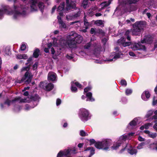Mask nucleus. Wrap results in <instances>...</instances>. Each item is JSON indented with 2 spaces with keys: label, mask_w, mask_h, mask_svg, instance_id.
<instances>
[{
  "label": "nucleus",
  "mask_w": 157,
  "mask_h": 157,
  "mask_svg": "<svg viewBox=\"0 0 157 157\" xmlns=\"http://www.w3.org/2000/svg\"><path fill=\"white\" fill-rule=\"evenodd\" d=\"M77 149L75 147H73L72 149L69 148V155L71 153H73V154H75L77 153Z\"/></svg>",
  "instance_id": "nucleus-35"
},
{
  "label": "nucleus",
  "mask_w": 157,
  "mask_h": 157,
  "mask_svg": "<svg viewBox=\"0 0 157 157\" xmlns=\"http://www.w3.org/2000/svg\"><path fill=\"white\" fill-rule=\"evenodd\" d=\"M120 53H121V52H120L115 53L113 58L115 59L119 58L121 56V54H120Z\"/></svg>",
  "instance_id": "nucleus-47"
},
{
  "label": "nucleus",
  "mask_w": 157,
  "mask_h": 157,
  "mask_svg": "<svg viewBox=\"0 0 157 157\" xmlns=\"http://www.w3.org/2000/svg\"><path fill=\"white\" fill-rule=\"evenodd\" d=\"M79 115L83 121H86L88 119L89 115V111L84 108H81L79 110Z\"/></svg>",
  "instance_id": "nucleus-9"
},
{
  "label": "nucleus",
  "mask_w": 157,
  "mask_h": 157,
  "mask_svg": "<svg viewBox=\"0 0 157 157\" xmlns=\"http://www.w3.org/2000/svg\"><path fill=\"white\" fill-rule=\"evenodd\" d=\"M153 113V111L151 110H149L147 112L146 115L145 116V117L147 118H148L150 116H151Z\"/></svg>",
  "instance_id": "nucleus-40"
},
{
  "label": "nucleus",
  "mask_w": 157,
  "mask_h": 157,
  "mask_svg": "<svg viewBox=\"0 0 157 157\" xmlns=\"http://www.w3.org/2000/svg\"><path fill=\"white\" fill-rule=\"evenodd\" d=\"M129 55L132 56H136L134 53L132 52H129Z\"/></svg>",
  "instance_id": "nucleus-64"
},
{
  "label": "nucleus",
  "mask_w": 157,
  "mask_h": 157,
  "mask_svg": "<svg viewBox=\"0 0 157 157\" xmlns=\"http://www.w3.org/2000/svg\"><path fill=\"white\" fill-rule=\"evenodd\" d=\"M10 47L8 46L4 47H3V49L2 50V52L8 55L10 53Z\"/></svg>",
  "instance_id": "nucleus-26"
},
{
  "label": "nucleus",
  "mask_w": 157,
  "mask_h": 157,
  "mask_svg": "<svg viewBox=\"0 0 157 157\" xmlns=\"http://www.w3.org/2000/svg\"><path fill=\"white\" fill-rule=\"evenodd\" d=\"M121 85H124L126 86L127 85V82L125 79H123L121 80Z\"/></svg>",
  "instance_id": "nucleus-55"
},
{
  "label": "nucleus",
  "mask_w": 157,
  "mask_h": 157,
  "mask_svg": "<svg viewBox=\"0 0 157 157\" xmlns=\"http://www.w3.org/2000/svg\"><path fill=\"white\" fill-rule=\"evenodd\" d=\"M21 109V107L17 105L15 107L14 110L15 111L17 112L19 111Z\"/></svg>",
  "instance_id": "nucleus-49"
},
{
  "label": "nucleus",
  "mask_w": 157,
  "mask_h": 157,
  "mask_svg": "<svg viewBox=\"0 0 157 157\" xmlns=\"http://www.w3.org/2000/svg\"><path fill=\"white\" fill-rule=\"evenodd\" d=\"M86 97L87 98L86 100V101H89L91 102L94 101V99L92 97V93L90 92H88L86 94Z\"/></svg>",
  "instance_id": "nucleus-19"
},
{
  "label": "nucleus",
  "mask_w": 157,
  "mask_h": 157,
  "mask_svg": "<svg viewBox=\"0 0 157 157\" xmlns=\"http://www.w3.org/2000/svg\"><path fill=\"white\" fill-rule=\"evenodd\" d=\"M28 8V7H25L21 5L20 6H14V11H11V8L9 6H2V8L0 9V19L3 18L5 13L8 15H12L13 19H18L21 17H24L27 15V11Z\"/></svg>",
  "instance_id": "nucleus-1"
},
{
  "label": "nucleus",
  "mask_w": 157,
  "mask_h": 157,
  "mask_svg": "<svg viewBox=\"0 0 157 157\" xmlns=\"http://www.w3.org/2000/svg\"><path fill=\"white\" fill-rule=\"evenodd\" d=\"M40 51V50L39 49L36 48L34 51L33 54V57L35 58H37L39 56Z\"/></svg>",
  "instance_id": "nucleus-29"
},
{
  "label": "nucleus",
  "mask_w": 157,
  "mask_h": 157,
  "mask_svg": "<svg viewBox=\"0 0 157 157\" xmlns=\"http://www.w3.org/2000/svg\"><path fill=\"white\" fill-rule=\"evenodd\" d=\"M121 144V142L118 141L116 143L113 144L111 147V149L113 150H116L118 149Z\"/></svg>",
  "instance_id": "nucleus-21"
},
{
  "label": "nucleus",
  "mask_w": 157,
  "mask_h": 157,
  "mask_svg": "<svg viewBox=\"0 0 157 157\" xmlns=\"http://www.w3.org/2000/svg\"><path fill=\"white\" fill-rule=\"evenodd\" d=\"M90 154L89 156V157H91L92 156L95 154V149L94 147H92L90 150Z\"/></svg>",
  "instance_id": "nucleus-46"
},
{
  "label": "nucleus",
  "mask_w": 157,
  "mask_h": 157,
  "mask_svg": "<svg viewBox=\"0 0 157 157\" xmlns=\"http://www.w3.org/2000/svg\"><path fill=\"white\" fill-rule=\"evenodd\" d=\"M130 31L129 30H127L125 32V35H124V37L125 38H127V39H130L131 37L130 36Z\"/></svg>",
  "instance_id": "nucleus-38"
},
{
  "label": "nucleus",
  "mask_w": 157,
  "mask_h": 157,
  "mask_svg": "<svg viewBox=\"0 0 157 157\" xmlns=\"http://www.w3.org/2000/svg\"><path fill=\"white\" fill-rule=\"evenodd\" d=\"M141 42H139L137 43H135L132 47V48L134 51L138 50H143L145 51L146 48L145 45H142L141 43H146L151 44L153 42V40H141Z\"/></svg>",
  "instance_id": "nucleus-7"
},
{
  "label": "nucleus",
  "mask_w": 157,
  "mask_h": 157,
  "mask_svg": "<svg viewBox=\"0 0 157 157\" xmlns=\"http://www.w3.org/2000/svg\"><path fill=\"white\" fill-rule=\"evenodd\" d=\"M86 16L85 15L84 17V24L85 27H88L90 25V23L86 18Z\"/></svg>",
  "instance_id": "nucleus-34"
},
{
  "label": "nucleus",
  "mask_w": 157,
  "mask_h": 157,
  "mask_svg": "<svg viewBox=\"0 0 157 157\" xmlns=\"http://www.w3.org/2000/svg\"><path fill=\"white\" fill-rule=\"evenodd\" d=\"M32 58V57H29L27 60V63H25L26 65H28V66L23 67L21 69V72L26 71V72L21 80H17L16 81L17 82L21 83L24 82L26 84H28L31 82L33 76L29 71L30 68V65L31 64Z\"/></svg>",
  "instance_id": "nucleus-2"
},
{
  "label": "nucleus",
  "mask_w": 157,
  "mask_h": 157,
  "mask_svg": "<svg viewBox=\"0 0 157 157\" xmlns=\"http://www.w3.org/2000/svg\"><path fill=\"white\" fill-rule=\"evenodd\" d=\"M48 80L51 81L56 80V73L53 72H50L48 75Z\"/></svg>",
  "instance_id": "nucleus-16"
},
{
  "label": "nucleus",
  "mask_w": 157,
  "mask_h": 157,
  "mask_svg": "<svg viewBox=\"0 0 157 157\" xmlns=\"http://www.w3.org/2000/svg\"><path fill=\"white\" fill-rule=\"evenodd\" d=\"M69 155V149H65L63 151H60L58 153L56 157H68Z\"/></svg>",
  "instance_id": "nucleus-13"
},
{
  "label": "nucleus",
  "mask_w": 157,
  "mask_h": 157,
  "mask_svg": "<svg viewBox=\"0 0 157 157\" xmlns=\"http://www.w3.org/2000/svg\"><path fill=\"white\" fill-rule=\"evenodd\" d=\"M65 4V2H64L61 3L58 6L57 9V11L59 12H60L63 10L64 9Z\"/></svg>",
  "instance_id": "nucleus-31"
},
{
  "label": "nucleus",
  "mask_w": 157,
  "mask_h": 157,
  "mask_svg": "<svg viewBox=\"0 0 157 157\" xmlns=\"http://www.w3.org/2000/svg\"><path fill=\"white\" fill-rule=\"evenodd\" d=\"M94 40H90V41L86 44L84 46V48L85 49H89L90 48L91 45V42Z\"/></svg>",
  "instance_id": "nucleus-32"
},
{
  "label": "nucleus",
  "mask_w": 157,
  "mask_h": 157,
  "mask_svg": "<svg viewBox=\"0 0 157 157\" xmlns=\"http://www.w3.org/2000/svg\"><path fill=\"white\" fill-rule=\"evenodd\" d=\"M94 24L98 26H100L103 24V22L101 20H98L94 22Z\"/></svg>",
  "instance_id": "nucleus-39"
},
{
  "label": "nucleus",
  "mask_w": 157,
  "mask_h": 157,
  "mask_svg": "<svg viewBox=\"0 0 157 157\" xmlns=\"http://www.w3.org/2000/svg\"><path fill=\"white\" fill-rule=\"evenodd\" d=\"M31 3V10L32 11H35L37 10L38 7L41 12L42 13L44 6L43 3L39 2L38 0H30Z\"/></svg>",
  "instance_id": "nucleus-6"
},
{
  "label": "nucleus",
  "mask_w": 157,
  "mask_h": 157,
  "mask_svg": "<svg viewBox=\"0 0 157 157\" xmlns=\"http://www.w3.org/2000/svg\"><path fill=\"white\" fill-rule=\"evenodd\" d=\"M34 107H32L31 106H29L28 105H26V107L25 108V110H28L31 108H34Z\"/></svg>",
  "instance_id": "nucleus-58"
},
{
  "label": "nucleus",
  "mask_w": 157,
  "mask_h": 157,
  "mask_svg": "<svg viewBox=\"0 0 157 157\" xmlns=\"http://www.w3.org/2000/svg\"><path fill=\"white\" fill-rule=\"evenodd\" d=\"M71 90L72 92L76 93L78 91V89L74 84V82L72 81L71 82Z\"/></svg>",
  "instance_id": "nucleus-25"
},
{
  "label": "nucleus",
  "mask_w": 157,
  "mask_h": 157,
  "mask_svg": "<svg viewBox=\"0 0 157 157\" xmlns=\"http://www.w3.org/2000/svg\"><path fill=\"white\" fill-rule=\"evenodd\" d=\"M81 11L82 10L81 9L78 8V12L73 16V17H79L80 15Z\"/></svg>",
  "instance_id": "nucleus-37"
},
{
  "label": "nucleus",
  "mask_w": 157,
  "mask_h": 157,
  "mask_svg": "<svg viewBox=\"0 0 157 157\" xmlns=\"http://www.w3.org/2000/svg\"><path fill=\"white\" fill-rule=\"evenodd\" d=\"M82 39V37L79 35L78 36V34L75 32H71L69 33V39Z\"/></svg>",
  "instance_id": "nucleus-17"
},
{
  "label": "nucleus",
  "mask_w": 157,
  "mask_h": 157,
  "mask_svg": "<svg viewBox=\"0 0 157 157\" xmlns=\"http://www.w3.org/2000/svg\"><path fill=\"white\" fill-rule=\"evenodd\" d=\"M91 89V88L90 87L88 86L86 88H85L84 90V93H88L87 92L90 90Z\"/></svg>",
  "instance_id": "nucleus-54"
},
{
  "label": "nucleus",
  "mask_w": 157,
  "mask_h": 157,
  "mask_svg": "<svg viewBox=\"0 0 157 157\" xmlns=\"http://www.w3.org/2000/svg\"><path fill=\"white\" fill-rule=\"evenodd\" d=\"M157 136V134L156 133H153L151 132L149 135V136L151 138H154Z\"/></svg>",
  "instance_id": "nucleus-43"
},
{
  "label": "nucleus",
  "mask_w": 157,
  "mask_h": 157,
  "mask_svg": "<svg viewBox=\"0 0 157 157\" xmlns=\"http://www.w3.org/2000/svg\"><path fill=\"white\" fill-rule=\"evenodd\" d=\"M16 57L18 59H26L28 58L27 55L26 54H18L17 55Z\"/></svg>",
  "instance_id": "nucleus-23"
},
{
  "label": "nucleus",
  "mask_w": 157,
  "mask_h": 157,
  "mask_svg": "<svg viewBox=\"0 0 157 157\" xmlns=\"http://www.w3.org/2000/svg\"><path fill=\"white\" fill-rule=\"evenodd\" d=\"M145 143L144 142L138 144V146L137 147V148L139 149L142 148H143V147L145 145Z\"/></svg>",
  "instance_id": "nucleus-41"
},
{
  "label": "nucleus",
  "mask_w": 157,
  "mask_h": 157,
  "mask_svg": "<svg viewBox=\"0 0 157 157\" xmlns=\"http://www.w3.org/2000/svg\"><path fill=\"white\" fill-rule=\"evenodd\" d=\"M57 40H54L52 43L50 42L47 44V48H45L44 49V51L46 53H48L49 52V49L50 48L52 47H55L57 46V43L56 42Z\"/></svg>",
  "instance_id": "nucleus-14"
},
{
  "label": "nucleus",
  "mask_w": 157,
  "mask_h": 157,
  "mask_svg": "<svg viewBox=\"0 0 157 157\" xmlns=\"http://www.w3.org/2000/svg\"><path fill=\"white\" fill-rule=\"evenodd\" d=\"M131 148H128L127 150L128 152L131 155H136L137 152L136 149L133 148L132 146H130Z\"/></svg>",
  "instance_id": "nucleus-22"
},
{
  "label": "nucleus",
  "mask_w": 157,
  "mask_h": 157,
  "mask_svg": "<svg viewBox=\"0 0 157 157\" xmlns=\"http://www.w3.org/2000/svg\"><path fill=\"white\" fill-rule=\"evenodd\" d=\"M129 124L131 126H135L136 125L137 123L136 121L133 120L129 123Z\"/></svg>",
  "instance_id": "nucleus-48"
},
{
  "label": "nucleus",
  "mask_w": 157,
  "mask_h": 157,
  "mask_svg": "<svg viewBox=\"0 0 157 157\" xmlns=\"http://www.w3.org/2000/svg\"><path fill=\"white\" fill-rule=\"evenodd\" d=\"M79 22L78 21H75L73 22H71L69 24L70 25H72L73 24H75V27H77L79 26L78 24H79Z\"/></svg>",
  "instance_id": "nucleus-42"
},
{
  "label": "nucleus",
  "mask_w": 157,
  "mask_h": 157,
  "mask_svg": "<svg viewBox=\"0 0 157 157\" xmlns=\"http://www.w3.org/2000/svg\"><path fill=\"white\" fill-rule=\"evenodd\" d=\"M151 125V124L150 123H149L144 124V125L145 128L146 129H148L149 128V127Z\"/></svg>",
  "instance_id": "nucleus-56"
},
{
  "label": "nucleus",
  "mask_w": 157,
  "mask_h": 157,
  "mask_svg": "<svg viewBox=\"0 0 157 157\" xmlns=\"http://www.w3.org/2000/svg\"><path fill=\"white\" fill-rule=\"evenodd\" d=\"M110 4L109 2H104L102 3L100 5L101 9H103L108 6Z\"/></svg>",
  "instance_id": "nucleus-27"
},
{
  "label": "nucleus",
  "mask_w": 157,
  "mask_h": 157,
  "mask_svg": "<svg viewBox=\"0 0 157 157\" xmlns=\"http://www.w3.org/2000/svg\"><path fill=\"white\" fill-rule=\"evenodd\" d=\"M144 93L146 98L148 99L150 97L151 95L149 91H144Z\"/></svg>",
  "instance_id": "nucleus-45"
},
{
  "label": "nucleus",
  "mask_w": 157,
  "mask_h": 157,
  "mask_svg": "<svg viewBox=\"0 0 157 157\" xmlns=\"http://www.w3.org/2000/svg\"><path fill=\"white\" fill-rule=\"evenodd\" d=\"M69 10L71 9H77V8L76 7V1H71L69 3Z\"/></svg>",
  "instance_id": "nucleus-24"
},
{
  "label": "nucleus",
  "mask_w": 157,
  "mask_h": 157,
  "mask_svg": "<svg viewBox=\"0 0 157 157\" xmlns=\"http://www.w3.org/2000/svg\"><path fill=\"white\" fill-rule=\"evenodd\" d=\"M32 99L35 101H37L39 100L40 98L37 94H35L34 96L32 97Z\"/></svg>",
  "instance_id": "nucleus-51"
},
{
  "label": "nucleus",
  "mask_w": 157,
  "mask_h": 157,
  "mask_svg": "<svg viewBox=\"0 0 157 157\" xmlns=\"http://www.w3.org/2000/svg\"><path fill=\"white\" fill-rule=\"evenodd\" d=\"M38 63L37 62L35 63L33 65V68L34 70L36 69L37 68Z\"/></svg>",
  "instance_id": "nucleus-63"
},
{
  "label": "nucleus",
  "mask_w": 157,
  "mask_h": 157,
  "mask_svg": "<svg viewBox=\"0 0 157 157\" xmlns=\"http://www.w3.org/2000/svg\"><path fill=\"white\" fill-rule=\"evenodd\" d=\"M29 101V98H21L20 97H17L15 98L12 101H10L9 99H7L6 101L3 104H1V108L2 109H4L7 107H9L11 103H14L17 102L18 103L26 102Z\"/></svg>",
  "instance_id": "nucleus-4"
},
{
  "label": "nucleus",
  "mask_w": 157,
  "mask_h": 157,
  "mask_svg": "<svg viewBox=\"0 0 157 157\" xmlns=\"http://www.w3.org/2000/svg\"><path fill=\"white\" fill-rule=\"evenodd\" d=\"M125 40H118L117 43L120 45H122L124 47L129 46L131 44V42H125Z\"/></svg>",
  "instance_id": "nucleus-15"
},
{
  "label": "nucleus",
  "mask_w": 157,
  "mask_h": 157,
  "mask_svg": "<svg viewBox=\"0 0 157 157\" xmlns=\"http://www.w3.org/2000/svg\"><path fill=\"white\" fill-rule=\"evenodd\" d=\"M26 48V47L25 44L23 43L22 44L21 46V51H24L25 50Z\"/></svg>",
  "instance_id": "nucleus-57"
},
{
  "label": "nucleus",
  "mask_w": 157,
  "mask_h": 157,
  "mask_svg": "<svg viewBox=\"0 0 157 157\" xmlns=\"http://www.w3.org/2000/svg\"><path fill=\"white\" fill-rule=\"evenodd\" d=\"M138 139L139 141H143L145 140V139L144 138H142L140 136H139Z\"/></svg>",
  "instance_id": "nucleus-59"
},
{
  "label": "nucleus",
  "mask_w": 157,
  "mask_h": 157,
  "mask_svg": "<svg viewBox=\"0 0 157 157\" xmlns=\"http://www.w3.org/2000/svg\"><path fill=\"white\" fill-rule=\"evenodd\" d=\"M102 48L101 46L100 45H98L94 48V52L95 54H99Z\"/></svg>",
  "instance_id": "nucleus-20"
},
{
  "label": "nucleus",
  "mask_w": 157,
  "mask_h": 157,
  "mask_svg": "<svg viewBox=\"0 0 157 157\" xmlns=\"http://www.w3.org/2000/svg\"><path fill=\"white\" fill-rule=\"evenodd\" d=\"M40 86L41 88L47 91H50L54 88V85L51 83H47L46 82L40 83Z\"/></svg>",
  "instance_id": "nucleus-10"
},
{
  "label": "nucleus",
  "mask_w": 157,
  "mask_h": 157,
  "mask_svg": "<svg viewBox=\"0 0 157 157\" xmlns=\"http://www.w3.org/2000/svg\"><path fill=\"white\" fill-rule=\"evenodd\" d=\"M90 33L91 34H94L95 35H99L102 36H104V39H108L109 35L105 33L104 31L101 29H96L93 28H91L90 30Z\"/></svg>",
  "instance_id": "nucleus-8"
},
{
  "label": "nucleus",
  "mask_w": 157,
  "mask_h": 157,
  "mask_svg": "<svg viewBox=\"0 0 157 157\" xmlns=\"http://www.w3.org/2000/svg\"><path fill=\"white\" fill-rule=\"evenodd\" d=\"M61 101L60 99H58L56 100V105L57 106H58L61 104Z\"/></svg>",
  "instance_id": "nucleus-61"
},
{
  "label": "nucleus",
  "mask_w": 157,
  "mask_h": 157,
  "mask_svg": "<svg viewBox=\"0 0 157 157\" xmlns=\"http://www.w3.org/2000/svg\"><path fill=\"white\" fill-rule=\"evenodd\" d=\"M83 40H69V48H76L77 44H79L82 42Z\"/></svg>",
  "instance_id": "nucleus-11"
},
{
  "label": "nucleus",
  "mask_w": 157,
  "mask_h": 157,
  "mask_svg": "<svg viewBox=\"0 0 157 157\" xmlns=\"http://www.w3.org/2000/svg\"><path fill=\"white\" fill-rule=\"evenodd\" d=\"M134 134L135 133L134 132H131L128 133V134L126 135L128 136V138H129L131 136H133Z\"/></svg>",
  "instance_id": "nucleus-62"
},
{
  "label": "nucleus",
  "mask_w": 157,
  "mask_h": 157,
  "mask_svg": "<svg viewBox=\"0 0 157 157\" xmlns=\"http://www.w3.org/2000/svg\"><path fill=\"white\" fill-rule=\"evenodd\" d=\"M88 0H83L82 6L84 9H86L88 7Z\"/></svg>",
  "instance_id": "nucleus-30"
},
{
  "label": "nucleus",
  "mask_w": 157,
  "mask_h": 157,
  "mask_svg": "<svg viewBox=\"0 0 157 157\" xmlns=\"http://www.w3.org/2000/svg\"><path fill=\"white\" fill-rule=\"evenodd\" d=\"M134 29L132 31V34L133 35H139L140 34L141 30L133 25Z\"/></svg>",
  "instance_id": "nucleus-18"
},
{
  "label": "nucleus",
  "mask_w": 157,
  "mask_h": 157,
  "mask_svg": "<svg viewBox=\"0 0 157 157\" xmlns=\"http://www.w3.org/2000/svg\"><path fill=\"white\" fill-rule=\"evenodd\" d=\"M154 48L153 49V50H154L156 48H157V40H155L154 42Z\"/></svg>",
  "instance_id": "nucleus-60"
},
{
  "label": "nucleus",
  "mask_w": 157,
  "mask_h": 157,
  "mask_svg": "<svg viewBox=\"0 0 157 157\" xmlns=\"http://www.w3.org/2000/svg\"><path fill=\"white\" fill-rule=\"evenodd\" d=\"M132 92V90L130 89H127L125 91L126 94L127 95H128L131 94Z\"/></svg>",
  "instance_id": "nucleus-53"
},
{
  "label": "nucleus",
  "mask_w": 157,
  "mask_h": 157,
  "mask_svg": "<svg viewBox=\"0 0 157 157\" xmlns=\"http://www.w3.org/2000/svg\"><path fill=\"white\" fill-rule=\"evenodd\" d=\"M90 142V146L92 144H95V143L97 142L94 139H90L89 140Z\"/></svg>",
  "instance_id": "nucleus-52"
},
{
  "label": "nucleus",
  "mask_w": 157,
  "mask_h": 157,
  "mask_svg": "<svg viewBox=\"0 0 157 157\" xmlns=\"http://www.w3.org/2000/svg\"><path fill=\"white\" fill-rule=\"evenodd\" d=\"M74 84L78 88H80L81 89H83L82 86L78 82H74Z\"/></svg>",
  "instance_id": "nucleus-36"
},
{
  "label": "nucleus",
  "mask_w": 157,
  "mask_h": 157,
  "mask_svg": "<svg viewBox=\"0 0 157 157\" xmlns=\"http://www.w3.org/2000/svg\"><path fill=\"white\" fill-rule=\"evenodd\" d=\"M146 22L145 21H140L136 22L133 25L141 30L146 25Z\"/></svg>",
  "instance_id": "nucleus-12"
},
{
  "label": "nucleus",
  "mask_w": 157,
  "mask_h": 157,
  "mask_svg": "<svg viewBox=\"0 0 157 157\" xmlns=\"http://www.w3.org/2000/svg\"><path fill=\"white\" fill-rule=\"evenodd\" d=\"M127 138H128V136L123 135L120 137L118 141H120V142H121L122 144L124 141H125L126 140Z\"/></svg>",
  "instance_id": "nucleus-28"
},
{
  "label": "nucleus",
  "mask_w": 157,
  "mask_h": 157,
  "mask_svg": "<svg viewBox=\"0 0 157 157\" xmlns=\"http://www.w3.org/2000/svg\"><path fill=\"white\" fill-rule=\"evenodd\" d=\"M154 37V36L153 35H147L145 36V38H144L143 39H152L155 38Z\"/></svg>",
  "instance_id": "nucleus-33"
},
{
  "label": "nucleus",
  "mask_w": 157,
  "mask_h": 157,
  "mask_svg": "<svg viewBox=\"0 0 157 157\" xmlns=\"http://www.w3.org/2000/svg\"><path fill=\"white\" fill-rule=\"evenodd\" d=\"M59 26L61 27L63 29L66 28V26L65 23L63 22L62 21H60V22L59 23Z\"/></svg>",
  "instance_id": "nucleus-44"
},
{
  "label": "nucleus",
  "mask_w": 157,
  "mask_h": 157,
  "mask_svg": "<svg viewBox=\"0 0 157 157\" xmlns=\"http://www.w3.org/2000/svg\"><path fill=\"white\" fill-rule=\"evenodd\" d=\"M112 144L111 140H105L102 141H98L95 144V147L98 149L108 150Z\"/></svg>",
  "instance_id": "nucleus-5"
},
{
  "label": "nucleus",
  "mask_w": 157,
  "mask_h": 157,
  "mask_svg": "<svg viewBox=\"0 0 157 157\" xmlns=\"http://www.w3.org/2000/svg\"><path fill=\"white\" fill-rule=\"evenodd\" d=\"M139 0H124L123 2L125 4V5L123 6L122 5H120L116 8V10H120L122 13H130L132 11V10L128 5L135 4Z\"/></svg>",
  "instance_id": "nucleus-3"
},
{
  "label": "nucleus",
  "mask_w": 157,
  "mask_h": 157,
  "mask_svg": "<svg viewBox=\"0 0 157 157\" xmlns=\"http://www.w3.org/2000/svg\"><path fill=\"white\" fill-rule=\"evenodd\" d=\"M80 135L82 136H86L88 135L86 132L83 130H81L80 131Z\"/></svg>",
  "instance_id": "nucleus-50"
}]
</instances>
